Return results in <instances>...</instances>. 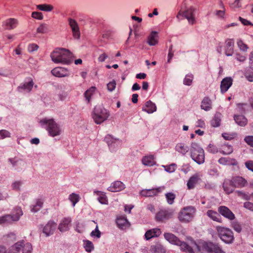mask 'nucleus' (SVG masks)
<instances>
[{
  "label": "nucleus",
  "instance_id": "nucleus-53",
  "mask_svg": "<svg viewBox=\"0 0 253 253\" xmlns=\"http://www.w3.org/2000/svg\"><path fill=\"white\" fill-rule=\"evenodd\" d=\"M232 227L238 233H240L242 229L241 224L237 221H234L232 223Z\"/></svg>",
  "mask_w": 253,
  "mask_h": 253
},
{
  "label": "nucleus",
  "instance_id": "nucleus-49",
  "mask_svg": "<svg viewBox=\"0 0 253 253\" xmlns=\"http://www.w3.org/2000/svg\"><path fill=\"white\" fill-rule=\"evenodd\" d=\"M22 248H23V253H32L33 248L31 244L29 243L23 244Z\"/></svg>",
  "mask_w": 253,
  "mask_h": 253
},
{
  "label": "nucleus",
  "instance_id": "nucleus-33",
  "mask_svg": "<svg viewBox=\"0 0 253 253\" xmlns=\"http://www.w3.org/2000/svg\"><path fill=\"white\" fill-rule=\"evenodd\" d=\"M180 247L181 250L189 253H194L193 249L186 242L180 240V243L176 245Z\"/></svg>",
  "mask_w": 253,
  "mask_h": 253
},
{
  "label": "nucleus",
  "instance_id": "nucleus-16",
  "mask_svg": "<svg viewBox=\"0 0 253 253\" xmlns=\"http://www.w3.org/2000/svg\"><path fill=\"white\" fill-rule=\"evenodd\" d=\"M34 84V83L31 78H27L25 82L21 84L18 87V90H20V89H24L29 92L32 90Z\"/></svg>",
  "mask_w": 253,
  "mask_h": 253
},
{
  "label": "nucleus",
  "instance_id": "nucleus-20",
  "mask_svg": "<svg viewBox=\"0 0 253 253\" xmlns=\"http://www.w3.org/2000/svg\"><path fill=\"white\" fill-rule=\"evenodd\" d=\"M125 188L124 184L120 181H116L108 187V190L112 192H119Z\"/></svg>",
  "mask_w": 253,
  "mask_h": 253
},
{
  "label": "nucleus",
  "instance_id": "nucleus-54",
  "mask_svg": "<svg viewBox=\"0 0 253 253\" xmlns=\"http://www.w3.org/2000/svg\"><path fill=\"white\" fill-rule=\"evenodd\" d=\"M22 184L21 181H16L13 182L11 184L12 189L16 191H19L20 189V186Z\"/></svg>",
  "mask_w": 253,
  "mask_h": 253
},
{
  "label": "nucleus",
  "instance_id": "nucleus-58",
  "mask_svg": "<svg viewBox=\"0 0 253 253\" xmlns=\"http://www.w3.org/2000/svg\"><path fill=\"white\" fill-rule=\"evenodd\" d=\"M90 236L92 237H96L99 238L101 236V232L98 229V226L97 225L94 230H93L91 233Z\"/></svg>",
  "mask_w": 253,
  "mask_h": 253
},
{
  "label": "nucleus",
  "instance_id": "nucleus-55",
  "mask_svg": "<svg viewBox=\"0 0 253 253\" xmlns=\"http://www.w3.org/2000/svg\"><path fill=\"white\" fill-rule=\"evenodd\" d=\"M193 80V75H187L186 76L185 79L183 81V83L184 84L187 85H190L192 84Z\"/></svg>",
  "mask_w": 253,
  "mask_h": 253
},
{
  "label": "nucleus",
  "instance_id": "nucleus-2",
  "mask_svg": "<svg viewBox=\"0 0 253 253\" xmlns=\"http://www.w3.org/2000/svg\"><path fill=\"white\" fill-rule=\"evenodd\" d=\"M190 156L192 159L199 165L205 162V152L203 148L196 142H192L190 149Z\"/></svg>",
  "mask_w": 253,
  "mask_h": 253
},
{
  "label": "nucleus",
  "instance_id": "nucleus-40",
  "mask_svg": "<svg viewBox=\"0 0 253 253\" xmlns=\"http://www.w3.org/2000/svg\"><path fill=\"white\" fill-rule=\"evenodd\" d=\"M96 89V87L94 86H92L88 89L84 93V96L86 98V100L87 101V103H89L90 102L91 97L92 95L93 94L95 90Z\"/></svg>",
  "mask_w": 253,
  "mask_h": 253
},
{
  "label": "nucleus",
  "instance_id": "nucleus-31",
  "mask_svg": "<svg viewBox=\"0 0 253 253\" xmlns=\"http://www.w3.org/2000/svg\"><path fill=\"white\" fill-rule=\"evenodd\" d=\"M214 245L211 243H204L202 247V253H212Z\"/></svg>",
  "mask_w": 253,
  "mask_h": 253
},
{
  "label": "nucleus",
  "instance_id": "nucleus-34",
  "mask_svg": "<svg viewBox=\"0 0 253 253\" xmlns=\"http://www.w3.org/2000/svg\"><path fill=\"white\" fill-rule=\"evenodd\" d=\"M43 201L38 199L36 200V203L31 206V211L32 212H36L40 210L43 206Z\"/></svg>",
  "mask_w": 253,
  "mask_h": 253
},
{
  "label": "nucleus",
  "instance_id": "nucleus-26",
  "mask_svg": "<svg viewBox=\"0 0 253 253\" xmlns=\"http://www.w3.org/2000/svg\"><path fill=\"white\" fill-rule=\"evenodd\" d=\"M116 223L120 229H125L130 225L129 223L125 217H119L117 218Z\"/></svg>",
  "mask_w": 253,
  "mask_h": 253
},
{
  "label": "nucleus",
  "instance_id": "nucleus-27",
  "mask_svg": "<svg viewBox=\"0 0 253 253\" xmlns=\"http://www.w3.org/2000/svg\"><path fill=\"white\" fill-rule=\"evenodd\" d=\"M142 110L148 113H152L156 111V106L152 102L148 101L145 103L144 106L142 108Z\"/></svg>",
  "mask_w": 253,
  "mask_h": 253
},
{
  "label": "nucleus",
  "instance_id": "nucleus-42",
  "mask_svg": "<svg viewBox=\"0 0 253 253\" xmlns=\"http://www.w3.org/2000/svg\"><path fill=\"white\" fill-rule=\"evenodd\" d=\"M152 251L156 253H165L166 249L164 246L160 244L151 247Z\"/></svg>",
  "mask_w": 253,
  "mask_h": 253
},
{
  "label": "nucleus",
  "instance_id": "nucleus-47",
  "mask_svg": "<svg viewBox=\"0 0 253 253\" xmlns=\"http://www.w3.org/2000/svg\"><path fill=\"white\" fill-rule=\"evenodd\" d=\"M69 199L70 201L72 203L73 206L74 207L75 205L79 201L80 196L77 194L72 193L69 195Z\"/></svg>",
  "mask_w": 253,
  "mask_h": 253
},
{
  "label": "nucleus",
  "instance_id": "nucleus-11",
  "mask_svg": "<svg viewBox=\"0 0 253 253\" xmlns=\"http://www.w3.org/2000/svg\"><path fill=\"white\" fill-rule=\"evenodd\" d=\"M164 189L165 187L162 186L157 188L143 189L140 191V194L143 197H153L157 195L159 193L161 192Z\"/></svg>",
  "mask_w": 253,
  "mask_h": 253
},
{
  "label": "nucleus",
  "instance_id": "nucleus-41",
  "mask_svg": "<svg viewBox=\"0 0 253 253\" xmlns=\"http://www.w3.org/2000/svg\"><path fill=\"white\" fill-rule=\"evenodd\" d=\"M94 193L99 196L98 198V200L101 204H107V198L105 195L103 194L101 191H95Z\"/></svg>",
  "mask_w": 253,
  "mask_h": 253
},
{
  "label": "nucleus",
  "instance_id": "nucleus-57",
  "mask_svg": "<svg viewBox=\"0 0 253 253\" xmlns=\"http://www.w3.org/2000/svg\"><path fill=\"white\" fill-rule=\"evenodd\" d=\"M32 17L38 20H42L43 18L42 13L38 11H34L32 13Z\"/></svg>",
  "mask_w": 253,
  "mask_h": 253
},
{
  "label": "nucleus",
  "instance_id": "nucleus-15",
  "mask_svg": "<svg viewBox=\"0 0 253 253\" xmlns=\"http://www.w3.org/2000/svg\"><path fill=\"white\" fill-rule=\"evenodd\" d=\"M52 74L57 77H65L70 75L69 71L63 67H56L51 70Z\"/></svg>",
  "mask_w": 253,
  "mask_h": 253
},
{
  "label": "nucleus",
  "instance_id": "nucleus-62",
  "mask_svg": "<svg viewBox=\"0 0 253 253\" xmlns=\"http://www.w3.org/2000/svg\"><path fill=\"white\" fill-rule=\"evenodd\" d=\"M208 151L210 153L215 154L218 152V150L217 148L213 145L210 144L208 148Z\"/></svg>",
  "mask_w": 253,
  "mask_h": 253
},
{
  "label": "nucleus",
  "instance_id": "nucleus-60",
  "mask_svg": "<svg viewBox=\"0 0 253 253\" xmlns=\"http://www.w3.org/2000/svg\"><path fill=\"white\" fill-rule=\"evenodd\" d=\"M9 136L10 133L7 130L4 129L0 130V139H3Z\"/></svg>",
  "mask_w": 253,
  "mask_h": 253
},
{
  "label": "nucleus",
  "instance_id": "nucleus-23",
  "mask_svg": "<svg viewBox=\"0 0 253 253\" xmlns=\"http://www.w3.org/2000/svg\"><path fill=\"white\" fill-rule=\"evenodd\" d=\"M175 151L182 155H185L189 151V147L183 143H179L176 144L175 148Z\"/></svg>",
  "mask_w": 253,
  "mask_h": 253
},
{
  "label": "nucleus",
  "instance_id": "nucleus-7",
  "mask_svg": "<svg viewBox=\"0 0 253 253\" xmlns=\"http://www.w3.org/2000/svg\"><path fill=\"white\" fill-rule=\"evenodd\" d=\"M196 9L193 6H190L183 11L182 16L184 17L190 24L193 25L196 22L195 17V12Z\"/></svg>",
  "mask_w": 253,
  "mask_h": 253
},
{
  "label": "nucleus",
  "instance_id": "nucleus-64",
  "mask_svg": "<svg viewBox=\"0 0 253 253\" xmlns=\"http://www.w3.org/2000/svg\"><path fill=\"white\" fill-rule=\"evenodd\" d=\"M244 207L246 209L253 211V203L250 202H246L244 204Z\"/></svg>",
  "mask_w": 253,
  "mask_h": 253
},
{
  "label": "nucleus",
  "instance_id": "nucleus-39",
  "mask_svg": "<svg viewBox=\"0 0 253 253\" xmlns=\"http://www.w3.org/2000/svg\"><path fill=\"white\" fill-rule=\"evenodd\" d=\"M223 187L226 194H229L234 191V187L230 183V180H225L223 184Z\"/></svg>",
  "mask_w": 253,
  "mask_h": 253
},
{
  "label": "nucleus",
  "instance_id": "nucleus-61",
  "mask_svg": "<svg viewBox=\"0 0 253 253\" xmlns=\"http://www.w3.org/2000/svg\"><path fill=\"white\" fill-rule=\"evenodd\" d=\"M39 48V46L35 43H32L28 45V50L30 52H33L36 50H37Z\"/></svg>",
  "mask_w": 253,
  "mask_h": 253
},
{
  "label": "nucleus",
  "instance_id": "nucleus-4",
  "mask_svg": "<svg viewBox=\"0 0 253 253\" xmlns=\"http://www.w3.org/2000/svg\"><path fill=\"white\" fill-rule=\"evenodd\" d=\"M195 212L196 209L192 206L184 207L179 212L178 218L181 222H189L194 218Z\"/></svg>",
  "mask_w": 253,
  "mask_h": 253
},
{
  "label": "nucleus",
  "instance_id": "nucleus-24",
  "mask_svg": "<svg viewBox=\"0 0 253 253\" xmlns=\"http://www.w3.org/2000/svg\"><path fill=\"white\" fill-rule=\"evenodd\" d=\"M165 238L170 243L176 245L180 243V240L174 234L170 233L164 234Z\"/></svg>",
  "mask_w": 253,
  "mask_h": 253
},
{
  "label": "nucleus",
  "instance_id": "nucleus-30",
  "mask_svg": "<svg viewBox=\"0 0 253 253\" xmlns=\"http://www.w3.org/2000/svg\"><path fill=\"white\" fill-rule=\"evenodd\" d=\"M218 162L223 165H236L237 162L235 159L230 158L222 157L218 160Z\"/></svg>",
  "mask_w": 253,
  "mask_h": 253
},
{
  "label": "nucleus",
  "instance_id": "nucleus-5",
  "mask_svg": "<svg viewBox=\"0 0 253 253\" xmlns=\"http://www.w3.org/2000/svg\"><path fill=\"white\" fill-rule=\"evenodd\" d=\"M218 235L221 240L226 244L232 243L234 237L232 231L229 228L218 226L216 227Z\"/></svg>",
  "mask_w": 253,
  "mask_h": 253
},
{
  "label": "nucleus",
  "instance_id": "nucleus-48",
  "mask_svg": "<svg viewBox=\"0 0 253 253\" xmlns=\"http://www.w3.org/2000/svg\"><path fill=\"white\" fill-rule=\"evenodd\" d=\"M48 27L46 24H42L40 26L37 28V32L38 33L41 34H45L48 32Z\"/></svg>",
  "mask_w": 253,
  "mask_h": 253
},
{
  "label": "nucleus",
  "instance_id": "nucleus-51",
  "mask_svg": "<svg viewBox=\"0 0 253 253\" xmlns=\"http://www.w3.org/2000/svg\"><path fill=\"white\" fill-rule=\"evenodd\" d=\"M84 248L87 252H91L94 249L92 243L88 240L84 242Z\"/></svg>",
  "mask_w": 253,
  "mask_h": 253
},
{
  "label": "nucleus",
  "instance_id": "nucleus-36",
  "mask_svg": "<svg viewBox=\"0 0 253 253\" xmlns=\"http://www.w3.org/2000/svg\"><path fill=\"white\" fill-rule=\"evenodd\" d=\"M199 177L197 175H194L191 176L187 182V187L188 189H192L195 187V184L198 182Z\"/></svg>",
  "mask_w": 253,
  "mask_h": 253
},
{
  "label": "nucleus",
  "instance_id": "nucleus-13",
  "mask_svg": "<svg viewBox=\"0 0 253 253\" xmlns=\"http://www.w3.org/2000/svg\"><path fill=\"white\" fill-rule=\"evenodd\" d=\"M234 41L232 39H227L225 42L224 53L227 56H231L234 53Z\"/></svg>",
  "mask_w": 253,
  "mask_h": 253
},
{
  "label": "nucleus",
  "instance_id": "nucleus-45",
  "mask_svg": "<svg viewBox=\"0 0 253 253\" xmlns=\"http://www.w3.org/2000/svg\"><path fill=\"white\" fill-rule=\"evenodd\" d=\"M237 44L238 47L242 51L246 52L249 49L248 46L246 43H245L243 42V41L241 39H239L237 40Z\"/></svg>",
  "mask_w": 253,
  "mask_h": 253
},
{
  "label": "nucleus",
  "instance_id": "nucleus-35",
  "mask_svg": "<svg viewBox=\"0 0 253 253\" xmlns=\"http://www.w3.org/2000/svg\"><path fill=\"white\" fill-rule=\"evenodd\" d=\"M23 242H18L13 246H11L10 249L7 250V252L9 253H17L20 251L23 247Z\"/></svg>",
  "mask_w": 253,
  "mask_h": 253
},
{
  "label": "nucleus",
  "instance_id": "nucleus-56",
  "mask_svg": "<svg viewBox=\"0 0 253 253\" xmlns=\"http://www.w3.org/2000/svg\"><path fill=\"white\" fill-rule=\"evenodd\" d=\"M165 170L169 172H172L175 171L176 165L175 164H172L169 166H166L164 167Z\"/></svg>",
  "mask_w": 253,
  "mask_h": 253
},
{
  "label": "nucleus",
  "instance_id": "nucleus-44",
  "mask_svg": "<svg viewBox=\"0 0 253 253\" xmlns=\"http://www.w3.org/2000/svg\"><path fill=\"white\" fill-rule=\"evenodd\" d=\"M37 8L42 11H51L53 10V7L50 4H42L37 5Z\"/></svg>",
  "mask_w": 253,
  "mask_h": 253
},
{
  "label": "nucleus",
  "instance_id": "nucleus-3",
  "mask_svg": "<svg viewBox=\"0 0 253 253\" xmlns=\"http://www.w3.org/2000/svg\"><path fill=\"white\" fill-rule=\"evenodd\" d=\"M109 116V112L101 106H96L92 113V118L97 124H101L103 123L107 120Z\"/></svg>",
  "mask_w": 253,
  "mask_h": 253
},
{
  "label": "nucleus",
  "instance_id": "nucleus-6",
  "mask_svg": "<svg viewBox=\"0 0 253 253\" xmlns=\"http://www.w3.org/2000/svg\"><path fill=\"white\" fill-rule=\"evenodd\" d=\"M42 122L47 125V130L50 136L54 137L60 134L61 129L53 119H44Z\"/></svg>",
  "mask_w": 253,
  "mask_h": 253
},
{
  "label": "nucleus",
  "instance_id": "nucleus-46",
  "mask_svg": "<svg viewBox=\"0 0 253 253\" xmlns=\"http://www.w3.org/2000/svg\"><path fill=\"white\" fill-rule=\"evenodd\" d=\"M23 213L20 207H16L12 211V213L10 214L11 216H18V220L20 217L23 215Z\"/></svg>",
  "mask_w": 253,
  "mask_h": 253
},
{
  "label": "nucleus",
  "instance_id": "nucleus-29",
  "mask_svg": "<svg viewBox=\"0 0 253 253\" xmlns=\"http://www.w3.org/2000/svg\"><path fill=\"white\" fill-rule=\"evenodd\" d=\"M207 215L212 220L216 222L221 223L222 222L221 217L219 214L216 211L212 210H208L207 212Z\"/></svg>",
  "mask_w": 253,
  "mask_h": 253
},
{
  "label": "nucleus",
  "instance_id": "nucleus-9",
  "mask_svg": "<svg viewBox=\"0 0 253 253\" xmlns=\"http://www.w3.org/2000/svg\"><path fill=\"white\" fill-rule=\"evenodd\" d=\"M68 21L72 30L73 37L76 39H79L80 38V31L78 23L75 20L71 18H68Z\"/></svg>",
  "mask_w": 253,
  "mask_h": 253
},
{
  "label": "nucleus",
  "instance_id": "nucleus-8",
  "mask_svg": "<svg viewBox=\"0 0 253 253\" xmlns=\"http://www.w3.org/2000/svg\"><path fill=\"white\" fill-rule=\"evenodd\" d=\"M173 212L170 210H161L156 214L155 219L157 221L164 222L171 218Z\"/></svg>",
  "mask_w": 253,
  "mask_h": 253
},
{
  "label": "nucleus",
  "instance_id": "nucleus-25",
  "mask_svg": "<svg viewBox=\"0 0 253 253\" xmlns=\"http://www.w3.org/2000/svg\"><path fill=\"white\" fill-rule=\"evenodd\" d=\"M212 102L208 97H205L201 102V108L206 111H208L211 109Z\"/></svg>",
  "mask_w": 253,
  "mask_h": 253
},
{
  "label": "nucleus",
  "instance_id": "nucleus-38",
  "mask_svg": "<svg viewBox=\"0 0 253 253\" xmlns=\"http://www.w3.org/2000/svg\"><path fill=\"white\" fill-rule=\"evenodd\" d=\"M221 114L220 113H216L214 118L211 121V125L213 127H217L220 126Z\"/></svg>",
  "mask_w": 253,
  "mask_h": 253
},
{
  "label": "nucleus",
  "instance_id": "nucleus-10",
  "mask_svg": "<svg viewBox=\"0 0 253 253\" xmlns=\"http://www.w3.org/2000/svg\"><path fill=\"white\" fill-rule=\"evenodd\" d=\"M230 183L235 188H242L246 186L247 181L243 177L240 176H234L230 180Z\"/></svg>",
  "mask_w": 253,
  "mask_h": 253
},
{
  "label": "nucleus",
  "instance_id": "nucleus-18",
  "mask_svg": "<svg viewBox=\"0 0 253 253\" xmlns=\"http://www.w3.org/2000/svg\"><path fill=\"white\" fill-rule=\"evenodd\" d=\"M233 80L231 77H226L221 82L220 89L222 93L226 92L231 86Z\"/></svg>",
  "mask_w": 253,
  "mask_h": 253
},
{
  "label": "nucleus",
  "instance_id": "nucleus-1",
  "mask_svg": "<svg viewBox=\"0 0 253 253\" xmlns=\"http://www.w3.org/2000/svg\"><path fill=\"white\" fill-rule=\"evenodd\" d=\"M53 62L55 63L70 64L73 60V54L68 50L63 48H56L50 54Z\"/></svg>",
  "mask_w": 253,
  "mask_h": 253
},
{
  "label": "nucleus",
  "instance_id": "nucleus-63",
  "mask_svg": "<svg viewBox=\"0 0 253 253\" xmlns=\"http://www.w3.org/2000/svg\"><path fill=\"white\" fill-rule=\"evenodd\" d=\"M213 253H226L225 251H224L221 247H220L218 245H214V247L213 248Z\"/></svg>",
  "mask_w": 253,
  "mask_h": 253
},
{
  "label": "nucleus",
  "instance_id": "nucleus-28",
  "mask_svg": "<svg viewBox=\"0 0 253 253\" xmlns=\"http://www.w3.org/2000/svg\"><path fill=\"white\" fill-rule=\"evenodd\" d=\"M142 163L144 165L149 167L153 166L156 163L154 156L153 155L143 157L142 159Z\"/></svg>",
  "mask_w": 253,
  "mask_h": 253
},
{
  "label": "nucleus",
  "instance_id": "nucleus-12",
  "mask_svg": "<svg viewBox=\"0 0 253 253\" xmlns=\"http://www.w3.org/2000/svg\"><path fill=\"white\" fill-rule=\"evenodd\" d=\"M57 227V224L54 221L50 220L43 227L42 232L46 236H49L52 235Z\"/></svg>",
  "mask_w": 253,
  "mask_h": 253
},
{
  "label": "nucleus",
  "instance_id": "nucleus-52",
  "mask_svg": "<svg viewBox=\"0 0 253 253\" xmlns=\"http://www.w3.org/2000/svg\"><path fill=\"white\" fill-rule=\"evenodd\" d=\"M105 141L108 143L109 147L112 146L113 144L115 143L117 141L116 139L113 138L111 135H107L104 139Z\"/></svg>",
  "mask_w": 253,
  "mask_h": 253
},
{
  "label": "nucleus",
  "instance_id": "nucleus-37",
  "mask_svg": "<svg viewBox=\"0 0 253 253\" xmlns=\"http://www.w3.org/2000/svg\"><path fill=\"white\" fill-rule=\"evenodd\" d=\"M157 33L156 32H152L150 36L148 38L147 43L149 45H155L158 42V40L157 39Z\"/></svg>",
  "mask_w": 253,
  "mask_h": 253
},
{
  "label": "nucleus",
  "instance_id": "nucleus-19",
  "mask_svg": "<svg viewBox=\"0 0 253 253\" xmlns=\"http://www.w3.org/2000/svg\"><path fill=\"white\" fill-rule=\"evenodd\" d=\"M161 231L160 229L155 228L147 230L145 234L146 240H149L152 238L157 237L160 235Z\"/></svg>",
  "mask_w": 253,
  "mask_h": 253
},
{
  "label": "nucleus",
  "instance_id": "nucleus-14",
  "mask_svg": "<svg viewBox=\"0 0 253 253\" xmlns=\"http://www.w3.org/2000/svg\"><path fill=\"white\" fill-rule=\"evenodd\" d=\"M218 211L220 214L229 220H232L235 219L234 214L227 207L223 206L218 208Z\"/></svg>",
  "mask_w": 253,
  "mask_h": 253
},
{
  "label": "nucleus",
  "instance_id": "nucleus-17",
  "mask_svg": "<svg viewBox=\"0 0 253 253\" xmlns=\"http://www.w3.org/2000/svg\"><path fill=\"white\" fill-rule=\"evenodd\" d=\"M72 219L70 217L64 218L60 223L58 226V229L61 232L68 231L69 229Z\"/></svg>",
  "mask_w": 253,
  "mask_h": 253
},
{
  "label": "nucleus",
  "instance_id": "nucleus-22",
  "mask_svg": "<svg viewBox=\"0 0 253 253\" xmlns=\"http://www.w3.org/2000/svg\"><path fill=\"white\" fill-rule=\"evenodd\" d=\"M18 24V21L15 18H9L6 20L4 24L5 26V29L7 30H12L16 28Z\"/></svg>",
  "mask_w": 253,
  "mask_h": 253
},
{
  "label": "nucleus",
  "instance_id": "nucleus-43",
  "mask_svg": "<svg viewBox=\"0 0 253 253\" xmlns=\"http://www.w3.org/2000/svg\"><path fill=\"white\" fill-rule=\"evenodd\" d=\"M233 150L231 145L225 144L222 146V149L219 152L223 155H229L232 153Z\"/></svg>",
  "mask_w": 253,
  "mask_h": 253
},
{
  "label": "nucleus",
  "instance_id": "nucleus-59",
  "mask_svg": "<svg viewBox=\"0 0 253 253\" xmlns=\"http://www.w3.org/2000/svg\"><path fill=\"white\" fill-rule=\"evenodd\" d=\"M244 141L252 147H253V136H247L244 138Z\"/></svg>",
  "mask_w": 253,
  "mask_h": 253
},
{
  "label": "nucleus",
  "instance_id": "nucleus-50",
  "mask_svg": "<svg viewBox=\"0 0 253 253\" xmlns=\"http://www.w3.org/2000/svg\"><path fill=\"white\" fill-rule=\"evenodd\" d=\"M166 197L168 203L171 205L174 202V200L175 198V195L172 193L169 192L166 194Z\"/></svg>",
  "mask_w": 253,
  "mask_h": 253
},
{
  "label": "nucleus",
  "instance_id": "nucleus-21",
  "mask_svg": "<svg viewBox=\"0 0 253 253\" xmlns=\"http://www.w3.org/2000/svg\"><path fill=\"white\" fill-rule=\"evenodd\" d=\"M18 221V216H11L10 214H6L0 217V224L11 223L13 221Z\"/></svg>",
  "mask_w": 253,
  "mask_h": 253
},
{
  "label": "nucleus",
  "instance_id": "nucleus-32",
  "mask_svg": "<svg viewBox=\"0 0 253 253\" xmlns=\"http://www.w3.org/2000/svg\"><path fill=\"white\" fill-rule=\"evenodd\" d=\"M234 119L236 123L241 126H245L248 123L247 119L243 115H235Z\"/></svg>",
  "mask_w": 253,
  "mask_h": 253
}]
</instances>
